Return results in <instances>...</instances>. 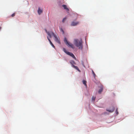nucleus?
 Here are the masks:
<instances>
[{"instance_id": "f257e3e1", "label": "nucleus", "mask_w": 134, "mask_h": 134, "mask_svg": "<svg viewBox=\"0 0 134 134\" xmlns=\"http://www.w3.org/2000/svg\"><path fill=\"white\" fill-rule=\"evenodd\" d=\"M74 43L75 46L78 48L79 49L82 50L83 49L82 41V40L75 39L74 40Z\"/></svg>"}, {"instance_id": "f03ea898", "label": "nucleus", "mask_w": 134, "mask_h": 134, "mask_svg": "<svg viewBox=\"0 0 134 134\" xmlns=\"http://www.w3.org/2000/svg\"><path fill=\"white\" fill-rule=\"evenodd\" d=\"M64 41L68 47H71L73 49L74 48V47L73 44L70 42H68L66 38L65 37Z\"/></svg>"}, {"instance_id": "7ed1b4c3", "label": "nucleus", "mask_w": 134, "mask_h": 134, "mask_svg": "<svg viewBox=\"0 0 134 134\" xmlns=\"http://www.w3.org/2000/svg\"><path fill=\"white\" fill-rule=\"evenodd\" d=\"M70 63L72 65V66L75 69L77 70H78L79 72H80V70L79 69V68L77 66H75L74 65L76 64V63L73 60H71L70 62Z\"/></svg>"}, {"instance_id": "20e7f679", "label": "nucleus", "mask_w": 134, "mask_h": 134, "mask_svg": "<svg viewBox=\"0 0 134 134\" xmlns=\"http://www.w3.org/2000/svg\"><path fill=\"white\" fill-rule=\"evenodd\" d=\"M46 31L47 34L49 36L50 38H51L52 36H53L54 37V36L56 35L55 34L52 32H47L46 30Z\"/></svg>"}, {"instance_id": "39448f33", "label": "nucleus", "mask_w": 134, "mask_h": 134, "mask_svg": "<svg viewBox=\"0 0 134 134\" xmlns=\"http://www.w3.org/2000/svg\"><path fill=\"white\" fill-rule=\"evenodd\" d=\"M67 54L70 55V56L71 57H72L74 59L76 60V57H75L74 55L71 52H68L67 53Z\"/></svg>"}, {"instance_id": "423d86ee", "label": "nucleus", "mask_w": 134, "mask_h": 134, "mask_svg": "<svg viewBox=\"0 0 134 134\" xmlns=\"http://www.w3.org/2000/svg\"><path fill=\"white\" fill-rule=\"evenodd\" d=\"M54 38H55V41L56 42L60 44V42L59 38L58 37L57 35H56L55 36H54Z\"/></svg>"}, {"instance_id": "0eeeda50", "label": "nucleus", "mask_w": 134, "mask_h": 134, "mask_svg": "<svg viewBox=\"0 0 134 134\" xmlns=\"http://www.w3.org/2000/svg\"><path fill=\"white\" fill-rule=\"evenodd\" d=\"M79 24V22H75L74 21L72 22L71 24V26H74L77 25Z\"/></svg>"}, {"instance_id": "6e6552de", "label": "nucleus", "mask_w": 134, "mask_h": 134, "mask_svg": "<svg viewBox=\"0 0 134 134\" xmlns=\"http://www.w3.org/2000/svg\"><path fill=\"white\" fill-rule=\"evenodd\" d=\"M47 38L48 39V41H49V42L50 43V44H51V46L54 48H55V46H54V45L52 43V42H51V41L50 40V39H49V38L48 37H47Z\"/></svg>"}, {"instance_id": "1a4fd4ad", "label": "nucleus", "mask_w": 134, "mask_h": 134, "mask_svg": "<svg viewBox=\"0 0 134 134\" xmlns=\"http://www.w3.org/2000/svg\"><path fill=\"white\" fill-rule=\"evenodd\" d=\"M62 7L64 8L67 11H69V9L67 7L66 5H62Z\"/></svg>"}, {"instance_id": "9d476101", "label": "nucleus", "mask_w": 134, "mask_h": 134, "mask_svg": "<svg viewBox=\"0 0 134 134\" xmlns=\"http://www.w3.org/2000/svg\"><path fill=\"white\" fill-rule=\"evenodd\" d=\"M100 89L99 90L98 92L99 94H100L103 90V86H101L100 87Z\"/></svg>"}, {"instance_id": "9b49d317", "label": "nucleus", "mask_w": 134, "mask_h": 134, "mask_svg": "<svg viewBox=\"0 0 134 134\" xmlns=\"http://www.w3.org/2000/svg\"><path fill=\"white\" fill-rule=\"evenodd\" d=\"M114 107H112V109L111 110H107L109 112L112 113L113 112L114 110Z\"/></svg>"}, {"instance_id": "f8f14e48", "label": "nucleus", "mask_w": 134, "mask_h": 134, "mask_svg": "<svg viewBox=\"0 0 134 134\" xmlns=\"http://www.w3.org/2000/svg\"><path fill=\"white\" fill-rule=\"evenodd\" d=\"M42 11L41 9L40 8H39L38 10V12L39 14H41L42 12Z\"/></svg>"}, {"instance_id": "ddd939ff", "label": "nucleus", "mask_w": 134, "mask_h": 134, "mask_svg": "<svg viewBox=\"0 0 134 134\" xmlns=\"http://www.w3.org/2000/svg\"><path fill=\"white\" fill-rule=\"evenodd\" d=\"M63 51L67 54V53L69 52H67L66 49L65 48H63Z\"/></svg>"}, {"instance_id": "4468645a", "label": "nucleus", "mask_w": 134, "mask_h": 134, "mask_svg": "<svg viewBox=\"0 0 134 134\" xmlns=\"http://www.w3.org/2000/svg\"><path fill=\"white\" fill-rule=\"evenodd\" d=\"M83 83L86 86V81L85 80H83Z\"/></svg>"}, {"instance_id": "2eb2a0df", "label": "nucleus", "mask_w": 134, "mask_h": 134, "mask_svg": "<svg viewBox=\"0 0 134 134\" xmlns=\"http://www.w3.org/2000/svg\"><path fill=\"white\" fill-rule=\"evenodd\" d=\"M92 72L94 77L95 78L96 76V75L93 70H92Z\"/></svg>"}, {"instance_id": "dca6fc26", "label": "nucleus", "mask_w": 134, "mask_h": 134, "mask_svg": "<svg viewBox=\"0 0 134 134\" xmlns=\"http://www.w3.org/2000/svg\"><path fill=\"white\" fill-rule=\"evenodd\" d=\"M67 18H65L63 19L62 20V22L63 23H64L65 21L66 20Z\"/></svg>"}, {"instance_id": "f3484780", "label": "nucleus", "mask_w": 134, "mask_h": 134, "mask_svg": "<svg viewBox=\"0 0 134 134\" xmlns=\"http://www.w3.org/2000/svg\"><path fill=\"white\" fill-rule=\"evenodd\" d=\"M95 98H96V97H94L93 96L92 97V100L94 102L95 100Z\"/></svg>"}, {"instance_id": "a211bd4d", "label": "nucleus", "mask_w": 134, "mask_h": 134, "mask_svg": "<svg viewBox=\"0 0 134 134\" xmlns=\"http://www.w3.org/2000/svg\"><path fill=\"white\" fill-rule=\"evenodd\" d=\"M60 30L63 32V34H64V31H63V30L62 28L60 29Z\"/></svg>"}, {"instance_id": "6ab92c4d", "label": "nucleus", "mask_w": 134, "mask_h": 134, "mask_svg": "<svg viewBox=\"0 0 134 134\" xmlns=\"http://www.w3.org/2000/svg\"><path fill=\"white\" fill-rule=\"evenodd\" d=\"M15 13H14L11 16L12 17H13L15 16Z\"/></svg>"}, {"instance_id": "aec40b11", "label": "nucleus", "mask_w": 134, "mask_h": 134, "mask_svg": "<svg viewBox=\"0 0 134 134\" xmlns=\"http://www.w3.org/2000/svg\"><path fill=\"white\" fill-rule=\"evenodd\" d=\"M116 113L117 115L118 114V109H117L116 110Z\"/></svg>"}, {"instance_id": "412c9836", "label": "nucleus", "mask_w": 134, "mask_h": 134, "mask_svg": "<svg viewBox=\"0 0 134 134\" xmlns=\"http://www.w3.org/2000/svg\"><path fill=\"white\" fill-rule=\"evenodd\" d=\"M1 27H0V31L1 30Z\"/></svg>"}]
</instances>
